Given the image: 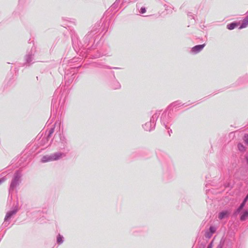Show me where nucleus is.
<instances>
[{
    "label": "nucleus",
    "mask_w": 248,
    "mask_h": 248,
    "mask_svg": "<svg viewBox=\"0 0 248 248\" xmlns=\"http://www.w3.org/2000/svg\"><path fill=\"white\" fill-rule=\"evenodd\" d=\"M238 26V24L236 23H232L231 24H228L227 26V28L228 29L230 30H232L234 29L235 27Z\"/></svg>",
    "instance_id": "nucleus-3"
},
{
    "label": "nucleus",
    "mask_w": 248,
    "mask_h": 248,
    "mask_svg": "<svg viewBox=\"0 0 248 248\" xmlns=\"http://www.w3.org/2000/svg\"><path fill=\"white\" fill-rule=\"evenodd\" d=\"M62 237L61 235H59L57 237V242L58 243L61 244L62 242Z\"/></svg>",
    "instance_id": "nucleus-8"
},
{
    "label": "nucleus",
    "mask_w": 248,
    "mask_h": 248,
    "mask_svg": "<svg viewBox=\"0 0 248 248\" xmlns=\"http://www.w3.org/2000/svg\"><path fill=\"white\" fill-rule=\"evenodd\" d=\"M14 183H12L11 184V186H14Z\"/></svg>",
    "instance_id": "nucleus-14"
},
{
    "label": "nucleus",
    "mask_w": 248,
    "mask_h": 248,
    "mask_svg": "<svg viewBox=\"0 0 248 248\" xmlns=\"http://www.w3.org/2000/svg\"><path fill=\"white\" fill-rule=\"evenodd\" d=\"M246 27V24L245 23H243L241 26L240 27V29H242Z\"/></svg>",
    "instance_id": "nucleus-12"
},
{
    "label": "nucleus",
    "mask_w": 248,
    "mask_h": 248,
    "mask_svg": "<svg viewBox=\"0 0 248 248\" xmlns=\"http://www.w3.org/2000/svg\"><path fill=\"white\" fill-rule=\"evenodd\" d=\"M209 230H210V232H211L212 234L214 233L216 231L215 228H214V227H212V226L210 227Z\"/></svg>",
    "instance_id": "nucleus-10"
},
{
    "label": "nucleus",
    "mask_w": 248,
    "mask_h": 248,
    "mask_svg": "<svg viewBox=\"0 0 248 248\" xmlns=\"http://www.w3.org/2000/svg\"><path fill=\"white\" fill-rule=\"evenodd\" d=\"M245 204V203L242 202L241 203V204L240 205V207L236 210V211L235 212V214H237V213H239L241 211V210H242L243 209V208L244 207Z\"/></svg>",
    "instance_id": "nucleus-6"
},
{
    "label": "nucleus",
    "mask_w": 248,
    "mask_h": 248,
    "mask_svg": "<svg viewBox=\"0 0 248 248\" xmlns=\"http://www.w3.org/2000/svg\"><path fill=\"white\" fill-rule=\"evenodd\" d=\"M238 148L240 151H244L245 150V147L241 144L238 145Z\"/></svg>",
    "instance_id": "nucleus-7"
},
{
    "label": "nucleus",
    "mask_w": 248,
    "mask_h": 248,
    "mask_svg": "<svg viewBox=\"0 0 248 248\" xmlns=\"http://www.w3.org/2000/svg\"><path fill=\"white\" fill-rule=\"evenodd\" d=\"M244 140L245 141V142L248 145V135H245L244 136Z\"/></svg>",
    "instance_id": "nucleus-9"
},
{
    "label": "nucleus",
    "mask_w": 248,
    "mask_h": 248,
    "mask_svg": "<svg viewBox=\"0 0 248 248\" xmlns=\"http://www.w3.org/2000/svg\"><path fill=\"white\" fill-rule=\"evenodd\" d=\"M248 217V212L245 211L241 216L240 219L242 221L246 220Z\"/></svg>",
    "instance_id": "nucleus-5"
},
{
    "label": "nucleus",
    "mask_w": 248,
    "mask_h": 248,
    "mask_svg": "<svg viewBox=\"0 0 248 248\" xmlns=\"http://www.w3.org/2000/svg\"><path fill=\"white\" fill-rule=\"evenodd\" d=\"M205 44L201 45H197L192 48V51L194 52H198L200 51L204 47Z\"/></svg>",
    "instance_id": "nucleus-2"
},
{
    "label": "nucleus",
    "mask_w": 248,
    "mask_h": 248,
    "mask_svg": "<svg viewBox=\"0 0 248 248\" xmlns=\"http://www.w3.org/2000/svg\"><path fill=\"white\" fill-rule=\"evenodd\" d=\"M61 156V155L60 154H55L53 155H52L51 156H44L41 160L43 162H46L47 161H50L52 160H55L59 158H60Z\"/></svg>",
    "instance_id": "nucleus-1"
},
{
    "label": "nucleus",
    "mask_w": 248,
    "mask_h": 248,
    "mask_svg": "<svg viewBox=\"0 0 248 248\" xmlns=\"http://www.w3.org/2000/svg\"><path fill=\"white\" fill-rule=\"evenodd\" d=\"M207 248H212V247L211 246H209Z\"/></svg>",
    "instance_id": "nucleus-15"
},
{
    "label": "nucleus",
    "mask_w": 248,
    "mask_h": 248,
    "mask_svg": "<svg viewBox=\"0 0 248 248\" xmlns=\"http://www.w3.org/2000/svg\"><path fill=\"white\" fill-rule=\"evenodd\" d=\"M9 217V216H8V215H7V216H6V217H7V218H8V217Z\"/></svg>",
    "instance_id": "nucleus-16"
},
{
    "label": "nucleus",
    "mask_w": 248,
    "mask_h": 248,
    "mask_svg": "<svg viewBox=\"0 0 248 248\" xmlns=\"http://www.w3.org/2000/svg\"><path fill=\"white\" fill-rule=\"evenodd\" d=\"M140 13L141 14H144L146 12V9L144 7H142L141 9H140Z\"/></svg>",
    "instance_id": "nucleus-11"
},
{
    "label": "nucleus",
    "mask_w": 248,
    "mask_h": 248,
    "mask_svg": "<svg viewBox=\"0 0 248 248\" xmlns=\"http://www.w3.org/2000/svg\"><path fill=\"white\" fill-rule=\"evenodd\" d=\"M3 181V180H0V184H1Z\"/></svg>",
    "instance_id": "nucleus-13"
},
{
    "label": "nucleus",
    "mask_w": 248,
    "mask_h": 248,
    "mask_svg": "<svg viewBox=\"0 0 248 248\" xmlns=\"http://www.w3.org/2000/svg\"><path fill=\"white\" fill-rule=\"evenodd\" d=\"M228 214L229 212L228 211H223L219 213L218 215V218L220 219H222L225 218Z\"/></svg>",
    "instance_id": "nucleus-4"
}]
</instances>
